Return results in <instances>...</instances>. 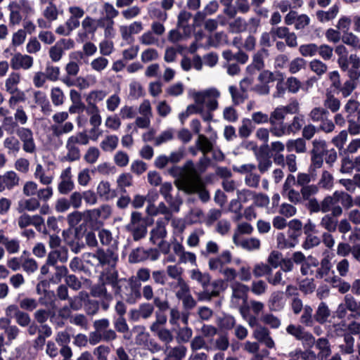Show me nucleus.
<instances>
[{
    "label": "nucleus",
    "mask_w": 360,
    "mask_h": 360,
    "mask_svg": "<svg viewBox=\"0 0 360 360\" xmlns=\"http://www.w3.org/2000/svg\"><path fill=\"white\" fill-rule=\"evenodd\" d=\"M309 67L310 70L319 77L326 74L328 70L327 65L319 59H314L309 62Z\"/></svg>",
    "instance_id": "nucleus-58"
},
{
    "label": "nucleus",
    "mask_w": 360,
    "mask_h": 360,
    "mask_svg": "<svg viewBox=\"0 0 360 360\" xmlns=\"http://www.w3.org/2000/svg\"><path fill=\"white\" fill-rule=\"evenodd\" d=\"M341 215L325 214L321 219L319 225L326 232H335L338 228V217Z\"/></svg>",
    "instance_id": "nucleus-36"
},
{
    "label": "nucleus",
    "mask_w": 360,
    "mask_h": 360,
    "mask_svg": "<svg viewBox=\"0 0 360 360\" xmlns=\"http://www.w3.org/2000/svg\"><path fill=\"white\" fill-rule=\"evenodd\" d=\"M20 81V75L18 72H13L11 73L5 82V87L7 92L11 94H14L18 91V85Z\"/></svg>",
    "instance_id": "nucleus-51"
},
{
    "label": "nucleus",
    "mask_w": 360,
    "mask_h": 360,
    "mask_svg": "<svg viewBox=\"0 0 360 360\" xmlns=\"http://www.w3.org/2000/svg\"><path fill=\"white\" fill-rule=\"evenodd\" d=\"M232 289L231 303L234 307L239 306L240 303L247 304L249 287L240 282H234L231 284Z\"/></svg>",
    "instance_id": "nucleus-18"
},
{
    "label": "nucleus",
    "mask_w": 360,
    "mask_h": 360,
    "mask_svg": "<svg viewBox=\"0 0 360 360\" xmlns=\"http://www.w3.org/2000/svg\"><path fill=\"white\" fill-rule=\"evenodd\" d=\"M75 41L72 39H59L49 50V56L53 62H58L63 57L65 50L73 49Z\"/></svg>",
    "instance_id": "nucleus-15"
},
{
    "label": "nucleus",
    "mask_w": 360,
    "mask_h": 360,
    "mask_svg": "<svg viewBox=\"0 0 360 360\" xmlns=\"http://www.w3.org/2000/svg\"><path fill=\"white\" fill-rule=\"evenodd\" d=\"M23 8L27 13L33 11L32 7L28 0H20L11 1L8 5L9 11V25L15 26L19 25L22 20L20 10Z\"/></svg>",
    "instance_id": "nucleus-12"
},
{
    "label": "nucleus",
    "mask_w": 360,
    "mask_h": 360,
    "mask_svg": "<svg viewBox=\"0 0 360 360\" xmlns=\"http://www.w3.org/2000/svg\"><path fill=\"white\" fill-rule=\"evenodd\" d=\"M34 63V59L32 56L21 53H15L10 60V65L13 70L20 69L27 70L30 69Z\"/></svg>",
    "instance_id": "nucleus-24"
},
{
    "label": "nucleus",
    "mask_w": 360,
    "mask_h": 360,
    "mask_svg": "<svg viewBox=\"0 0 360 360\" xmlns=\"http://www.w3.org/2000/svg\"><path fill=\"white\" fill-rule=\"evenodd\" d=\"M191 278L202 288V291L195 293L198 301H211L212 298L219 296L225 289L223 280L218 279L211 283L210 275L199 269L191 271Z\"/></svg>",
    "instance_id": "nucleus-4"
},
{
    "label": "nucleus",
    "mask_w": 360,
    "mask_h": 360,
    "mask_svg": "<svg viewBox=\"0 0 360 360\" xmlns=\"http://www.w3.org/2000/svg\"><path fill=\"white\" fill-rule=\"evenodd\" d=\"M311 154H316L321 156H324L328 150L327 143L325 140L321 139H315L312 141Z\"/></svg>",
    "instance_id": "nucleus-60"
},
{
    "label": "nucleus",
    "mask_w": 360,
    "mask_h": 360,
    "mask_svg": "<svg viewBox=\"0 0 360 360\" xmlns=\"http://www.w3.org/2000/svg\"><path fill=\"white\" fill-rule=\"evenodd\" d=\"M43 6L42 15L49 22L58 20L59 16V9L53 0H46L45 3H40Z\"/></svg>",
    "instance_id": "nucleus-30"
},
{
    "label": "nucleus",
    "mask_w": 360,
    "mask_h": 360,
    "mask_svg": "<svg viewBox=\"0 0 360 360\" xmlns=\"http://www.w3.org/2000/svg\"><path fill=\"white\" fill-rule=\"evenodd\" d=\"M118 142L119 138L117 136L107 135L101 142L100 147L104 152H112L117 148Z\"/></svg>",
    "instance_id": "nucleus-50"
},
{
    "label": "nucleus",
    "mask_w": 360,
    "mask_h": 360,
    "mask_svg": "<svg viewBox=\"0 0 360 360\" xmlns=\"http://www.w3.org/2000/svg\"><path fill=\"white\" fill-rule=\"evenodd\" d=\"M16 135L18 140L22 144V150L30 154H34L37 152V144L34 138L33 131L25 127H18L16 129Z\"/></svg>",
    "instance_id": "nucleus-14"
},
{
    "label": "nucleus",
    "mask_w": 360,
    "mask_h": 360,
    "mask_svg": "<svg viewBox=\"0 0 360 360\" xmlns=\"http://www.w3.org/2000/svg\"><path fill=\"white\" fill-rule=\"evenodd\" d=\"M102 20L94 18L90 15L84 16L80 25L85 35H94L98 27H102Z\"/></svg>",
    "instance_id": "nucleus-29"
},
{
    "label": "nucleus",
    "mask_w": 360,
    "mask_h": 360,
    "mask_svg": "<svg viewBox=\"0 0 360 360\" xmlns=\"http://www.w3.org/2000/svg\"><path fill=\"white\" fill-rule=\"evenodd\" d=\"M168 221H163L162 219H158L155 222L154 227L150 231V242L153 245L158 241L164 240L167 236L166 226Z\"/></svg>",
    "instance_id": "nucleus-26"
},
{
    "label": "nucleus",
    "mask_w": 360,
    "mask_h": 360,
    "mask_svg": "<svg viewBox=\"0 0 360 360\" xmlns=\"http://www.w3.org/2000/svg\"><path fill=\"white\" fill-rule=\"evenodd\" d=\"M347 131L351 135L360 134V110L354 115L347 116Z\"/></svg>",
    "instance_id": "nucleus-48"
},
{
    "label": "nucleus",
    "mask_w": 360,
    "mask_h": 360,
    "mask_svg": "<svg viewBox=\"0 0 360 360\" xmlns=\"http://www.w3.org/2000/svg\"><path fill=\"white\" fill-rule=\"evenodd\" d=\"M187 348L183 345H179L174 347H167L166 355L169 357H173L179 359H183L186 354Z\"/></svg>",
    "instance_id": "nucleus-56"
},
{
    "label": "nucleus",
    "mask_w": 360,
    "mask_h": 360,
    "mask_svg": "<svg viewBox=\"0 0 360 360\" xmlns=\"http://www.w3.org/2000/svg\"><path fill=\"white\" fill-rule=\"evenodd\" d=\"M286 332L297 340L302 341L304 345L311 347L315 345L316 348L319 350L316 354L319 360H326L330 356V345L327 338H320L316 340L312 333L305 330L304 327L300 325H288L286 328Z\"/></svg>",
    "instance_id": "nucleus-3"
},
{
    "label": "nucleus",
    "mask_w": 360,
    "mask_h": 360,
    "mask_svg": "<svg viewBox=\"0 0 360 360\" xmlns=\"http://www.w3.org/2000/svg\"><path fill=\"white\" fill-rule=\"evenodd\" d=\"M303 312L300 317V326H304L306 327H312L316 322L314 318L313 309L311 306L305 305L304 307Z\"/></svg>",
    "instance_id": "nucleus-52"
},
{
    "label": "nucleus",
    "mask_w": 360,
    "mask_h": 360,
    "mask_svg": "<svg viewBox=\"0 0 360 360\" xmlns=\"http://www.w3.org/2000/svg\"><path fill=\"white\" fill-rule=\"evenodd\" d=\"M89 293L86 291H80L77 295L69 299L70 308L74 311L82 309L83 302L89 299Z\"/></svg>",
    "instance_id": "nucleus-49"
},
{
    "label": "nucleus",
    "mask_w": 360,
    "mask_h": 360,
    "mask_svg": "<svg viewBox=\"0 0 360 360\" xmlns=\"http://www.w3.org/2000/svg\"><path fill=\"white\" fill-rule=\"evenodd\" d=\"M269 148V144H263L259 147V150L255 153L257 162V168L261 174L267 172L272 166L273 162L271 155L265 149Z\"/></svg>",
    "instance_id": "nucleus-21"
},
{
    "label": "nucleus",
    "mask_w": 360,
    "mask_h": 360,
    "mask_svg": "<svg viewBox=\"0 0 360 360\" xmlns=\"http://www.w3.org/2000/svg\"><path fill=\"white\" fill-rule=\"evenodd\" d=\"M50 98L54 106H60L64 104L65 96L63 91L58 86L53 87L50 91Z\"/></svg>",
    "instance_id": "nucleus-55"
},
{
    "label": "nucleus",
    "mask_w": 360,
    "mask_h": 360,
    "mask_svg": "<svg viewBox=\"0 0 360 360\" xmlns=\"http://www.w3.org/2000/svg\"><path fill=\"white\" fill-rule=\"evenodd\" d=\"M89 257L96 259L98 261V265L103 267L108 266L101 271L98 283L94 285L90 290V294L92 297L98 298L101 308L107 310L110 302L113 300L112 292L105 288V277L110 272L118 271L116 269V265L118 261V255L115 251L111 248L106 250L103 248H98L94 253H89Z\"/></svg>",
    "instance_id": "nucleus-2"
},
{
    "label": "nucleus",
    "mask_w": 360,
    "mask_h": 360,
    "mask_svg": "<svg viewBox=\"0 0 360 360\" xmlns=\"http://www.w3.org/2000/svg\"><path fill=\"white\" fill-rule=\"evenodd\" d=\"M304 124L303 115H296L293 117L290 123L287 124V129L288 135L290 134H296L300 131Z\"/></svg>",
    "instance_id": "nucleus-59"
},
{
    "label": "nucleus",
    "mask_w": 360,
    "mask_h": 360,
    "mask_svg": "<svg viewBox=\"0 0 360 360\" xmlns=\"http://www.w3.org/2000/svg\"><path fill=\"white\" fill-rule=\"evenodd\" d=\"M107 96L106 91L103 90H94L91 91L86 98L87 106H90L91 103L96 105V102L102 101Z\"/></svg>",
    "instance_id": "nucleus-62"
},
{
    "label": "nucleus",
    "mask_w": 360,
    "mask_h": 360,
    "mask_svg": "<svg viewBox=\"0 0 360 360\" xmlns=\"http://www.w3.org/2000/svg\"><path fill=\"white\" fill-rule=\"evenodd\" d=\"M347 76L349 79L345 81L343 84H341L340 88L338 89L344 98H347L352 94L353 91L357 87L359 80V77H356V75Z\"/></svg>",
    "instance_id": "nucleus-37"
},
{
    "label": "nucleus",
    "mask_w": 360,
    "mask_h": 360,
    "mask_svg": "<svg viewBox=\"0 0 360 360\" xmlns=\"http://www.w3.org/2000/svg\"><path fill=\"white\" fill-rule=\"evenodd\" d=\"M87 214H89L90 220L93 223L100 219H107L109 218L112 214V208L108 205H103L98 208L89 210Z\"/></svg>",
    "instance_id": "nucleus-34"
},
{
    "label": "nucleus",
    "mask_w": 360,
    "mask_h": 360,
    "mask_svg": "<svg viewBox=\"0 0 360 360\" xmlns=\"http://www.w3.org/2000/svg\"><path fill=\"white\" fill-rule=\"evenodd\" d=\"M256 165L254 164H245L240 167H234L233 170L239 174H245V184L247 186L257 188L259 186L260 175L255 172Z\"/></svg>",
    "instance_id": "nucleus-13"
},
{
    "label": "nucleus",
    "mask_w": 360,
    "mask_h": 360,
    "mask_svg": "<svg viewBox=\"0 0 360 360\" xmlns=\"http://www.w3.org/2000/svg\"><path fill=\"white\" fill-rule=\"evenodd\" d=\"M292 356H298L302 360H319V356L314 351L310 348L306 349H296L295 351L291 352Z\"/></svg>",
    "instance_id": "nucleus-63"
},
{
    "label": "nucleus",
    "mask_w": 360,
    "mask_h": 360,
    "mask_svg": "<svg viewBox=\"0 0 360 360\" xmlns=\"http://www.w3.org/2000/svg\"><path fill=\"white\" fill-rule=\"evenodd\" d=\"M323 105L326 109L330 110L332 112H338L340 108V101L335 97L331 93L326 94V98L323 101Z\"/></svg>",
    "instance_id": "nucleus-54"
},
{
    "label": "nucleus",
    "mask_w": 360,
    "mask_h": 360,
    "mask_svg": "<svg viewBox=\"0 0 360 360\" xmlns=\"http://www.w3.org/2000/svg\"><path fill=\"white\" fill-rule=\"evenodd\" d=\"M86 112L89 116V123L92 126L91 132H95L98 129L102 122L100 110L96 105L91 103L90 106H86Z\"/></svg>",
    "instance_id": "nucleus-31"
},
{
    "label": "nucleus",
    "mask_w": 360,
    "mask_h": 360,
    "mask_svg": "<svg viewBox=\"0 0 360 360\" xmlns=\"http://www.w3.org/2000/svg\"><path fill=\"white\" fill-rule=\"evenodd\" d=\"M90 138L85 132H79L70 136L65 144V154L61 158L62 162H72L80 160L82 153L79 145H88Z\"/></svg>",
    "instance_id": "nucleus-6"
},
{
    "label": "nucleus",
    "mask_w": 360,
    "mask_h": 360,
    "mask_svg": "<svg viewBox=\"0 0 360 360\" xmlns=\"http://www.w3.org/2000/svg\"><path fill=\"white\" fill-rule=\"evenodd\" d=\"M168 173L175 178L174 184L180 191V186L189 184L191 179L197 174L195 165L193 160H187L182 167L173 166L168 170Z\"/></svg>",
    "instance_id": "nucleus-8"
},
{
    "label": "nucleus",
    "mask_w": 360,
    "mask_h": 360,
    "mask_svg": "<svg viewBox=\"0 0 360 360\" xmlns=\"http://www.w3.org/2000/svg\"><path fill=\"white\" fill-rule=\"evenodd\" d=\"M284 118L274 111L271 112V120L269 122L270 127L269 129L272 136L276 138H281L288 135L287 123L284 122Z\"/></svg>",
    "instance_id": "nucleus-17"
},
{
    "label": "nucleus",
    "mask_w": 360,
    "mask_h": 360,
    "mask_svg": "<svg viewBox=\"0 0 360 360\" xmlns=\"http://www.w3.org/2000/svg\"><path fill=\"white\" fill-rule=\"evenodd\" d=\"M252 336L259 342L264 344L269 349L275 347V343L270 335L269 330L264 326H259L255 328Z\"/></svg>",
    "instance_id": "nucleus-27"
},
{
    "label": "nucleus",
    "mask_w": 360,
    "mask_h": 360,
    "mask_svg": "<svg viewBox=\"0 0 360 360\" xmlns=\"http://www.w3.org/2000/svg\"><path fill=\"white\" fill-rule=\"evenodd\" d=\"M40 207V202L37 198H30L18 202V210L19 212L24 211L34 212Z\"/></svg>",
    "instance_id": "nucleus-42"
},
{
    "label": "nucleus",
    "mask_w": 360,
    "mask_h": 360,
    "mask_svg": "<svg viewBox=\"0 0 360 360\" xmlns=\"http://www.w3.org/2000/svg\"><path fill=\"white\" fill-rule=\"evenodd\" d=\"M318 187L322 188L323 189L330 190L333 186V175L328 171H323L320 179L319 180V183L317 184Z\"/></svg>",
    "instance_id": "nucleus-61"
},
{
    "label": "nucleus",
    "mask_w": 360,
    "mask_h": 360,
    "mask_svg": "<svg viewBox=\"0 0 360 360\" xmlns=\"http://www.w3.org/2000/svg\"><path fill=\"white\" fill-rule=\"evenodd\" d=\"M11 321L8 318L0 319V329L4 331V334L9 342L17 338L20 330L15 325L11 324Z\"/></svg>",
    "instance_id": "nucleus-32"
},
{
    "label": "nucleus",
    "mask_w": 360,
    "mask_h": 360,
    "mask_svg": "<svg viewBox=\"0 0 360 360\" xmlns=\"http://www.w3.org/2000/svg\"><path fill=\"white\" fill-rule=\"evenodd\" d=\"M180 187V191H184L186 194L198 193L199 198L203 202H207L210 199V193L205 187V183L202 176L198 173L191 179L189 184H184Z\"/></svg>",
    "instance_id": "nucleus-9"
},
{
    "label": "nucleus",
    "mask_w": 360,
    "mask_h": 360,
    "mask_svg": "<svg viewBox=\"0 0 360 360\" xmlns=\"http://www.w3.org/2000/svg\"><path fill=\"white\" fill-rule=\"evenodd\" d=\"M98 236L103 246L117 247V241L112 237V233L109 230L105 229L98 230Z\"/></svg>",
    "instance_id": "nucleus-47"
},
{
    "label": "nucleus",
    "mask_w": 360,
    "mask_h": 360,
    "mask_svg": "<svg viewBox=\"0 0 360 360\" xmlns=\"http://www.w3.org/2000/svg\"><path fill=\"white\" fill-rule=\"evenodd\" d=\"M103 10L105 12V16L99 19L103 21L102 28L104 29V36L105 38H112L115 35L114 18L118 16L119 11L108 2L103 4Z\"/></svg>",
    "instance_id": "nucleus-11"
},
{
    "label": "nucleus",
    "mask_w": 360,
    "mask_h": 360,
    "mask_svg": "<svg viewBox=\"0 0 360 360\" xmlns=\"http://www.w3.org/2000/svg\"><path fill=\"white\" fill-rule=\"evenodd\" d=\"M20 178L14 171H7L0 174V193L11 191L20 185Z\"/></svg>",
    "instance_id": "nucleus-19"
},
{
    "label": "nucleus",
    "mask_w": 360,
    "mask_h": 360,
    "mask_svg": "<svg viewBox=\"0 0 360 360\" xmlns=\"http://www.w3.org/2000/svg\"><path fill=\"white\" fill-rule=\"evenodd\" d=\"M300 104L296 100H292L287 105L276 108L273 111L285 119L287 114H295L299 112Z\"/></svg>",
    "instance_id": "nucleus-43"
},
{
    "label": "nucleus",
    "mask_w": 360,
    "mask_h": 360,
    "mask_svg": "<svg viewBox=\"0 0 360 360\" xmlns=\"http://www.w3.org/2000/svg\"><path fill=\"white\" fill-rule=\"evenodd\" d=\"M296 181L297 186L300 187L298 191L300 195L307 194L309 193H314L319 191V187L316 184H310L312 181V176L309 173L300 172L297 174Z\"/></svg>",
    "instance_id": "nucleus-20"
},
{
    "label": "nucleus",
    "mask_w": 360,
    "mask_h": 360,
    "mask_svg": "<svg viewBox=\"0 0 360 360\" xmlns=\"http://www.w3.org/2000/svg\"><path fill=\"white\" fill-rule=\"evenodd\" d=\"M128 231L132 235L133 239L135 241H138L146 236L147 226L146 224H140L132 226H126Z\"/></svg>",
    "instance_id": "nucleus-57"
},
{
    "label": "nucleus",
    "mask_w": 360,
    "mask_h": 360,
    "mask_svg": "<svg viewBox=\"0 0 360 360\" xmlns=\"http://www.w3.org/2000/svg\"><path fill=\"white\" fill-rule=\"evenodd\" d=\"M330 316L331 310L328 304L324 302H320L314 314L316 322L320 325H323L328 322V319Z\"/></svg>",
    "instance_id": "nucleus-33"
},
{
    "label": "nucleus",
    "mask_w": 360,
    "mask_h": 360,
    "mask_svg": "<svg viewBox=\"0 0 360 360\" xmlns=\"http://www.w3.org/2000/svg\"><path fill=\"white\" fill-rule=\"evenodd\" d=\"M89 210L84 211V212H79V211H74L71 213H70L67 216V221L68 225L70 227H75L77 226L82 220H84L86 223H91V221L90 220V217L89 216Z\"/></svg>",
    "instance_id": "nucleus-39"
},
{
    "label": "nucleus",
    "mask_w": 360,
    "mask_h": 360,
    "mask_svg": "<svg viewBox=\"0 0 360 360\" xmlns=\"http://www.w3.org/2000/svg\"><path fill=\"white\" fill-rule=\"evenodd\" d=\"M285 146L288 152L304 153L307 151L306 141L302 138L290 139L286 142Z\"/></svg>",
    "instance_id": "nucleus-45"
},
{
    "label": "nucleus",
    "mask_w": 360,
    "mask_h": 360,
    "mask_svg": "<svg viewBox=\"0 0 360 360\" xmlns=\"http://www.w3.org/2000/svg\"><path fill=\"white\" fill-rule=\"evenodd\" d=\"M220 96V92L215 88H210L195 94V101L198 105L205 104L209 111H214L218 108L217 99Z\"/></svg>",
    "instance_id": "nucleus-10"
},
{
    "label": "nucleus",
    "mask_w": 360,
    "mask_h": 360,
    "mask_svg": "<svg viewBox=\"0 0 360 360\" xmlns=\"http://www.w3.org/2000/svg\"><path fill=\"white\" fill-rule=\"evenodd\" d=\"M295 185H297L295 176L292 174H288L283 185L282 193L287 195L288 200L292 203H294L300 195L298 191L293 188Z\"/></svg>",
    "instance_id": "nucleus-28"
},
{
    "label": "nucleus",
    "mask_w": 360,
    "mask_h": 360,
    "mask_svg": "<svg viewBox=\"0 0 360 360\" xmlns=\"http://www.w3.org/2000/svg\"><path fill=\"white\" fill-rule=\"evenodd\" d=\"M332 264L328 257H324L321 260L320 266L316 269L315 277L317 279L326 280L331 271Z\"/></svg>",
    "instance_id": "nucleus-46"
},
{
    "label": "nucleus",
    "mask_w": 360,
    "mask_h": 360,
    "mask_svg": "<svg viewBox=\"0 0 360 360\" xmlns=\"http://www.w3.org/2000/svg\"><path fill=\"white\" fill-rule=\"evenodd\" d=\"M248 24L245 18L237 17L229 22L228 32L232 34H240L247 31Z\"/></svg>",
    "instance_id": "nucleus-40"
},
{
    "label": "nucleus",
    "mask_w": 360,
    "mask_h": 360,
    "mask_svg": "<svg viewBox=\"0 0 360 360\" xmlns=\"http://www.w3.org/2000/svg\"><path fill=\"white\" fill-rule=\"evenodd\" d=\"M274 40L276 39H284L285 44L290 48L298 46L297 37L294 32H290L286 26L272 27Z\"/></svg>",
    "instance_id": "nucleus-16"
},
{
    "label": "nucleus",
    "mask_w": 360,
    "mask_h": 360,
    "mask_svg": "<svg viewBox=\"0 0 360 360\" xmlns=\"http://www.w3.org/2000/svg\"><path fill=\"white\" fill-rule=\"evenodd\" d=\"M104 279L105 289H108V286H111L115 294L128 304H134L143 297L148 302L153 300L158 310L167 311L169 309V301L167 299H161L158 295L160 292L164 293L163 288L155 292L151 284H146L141 288L135 278H119L118 271H114L108 274Z\"/></svg>",
    "instance_id": "nucleus-1"
},
{
    "label": "nucleus",
    "mask_w": 360,
    "mask_h": 360,
    "mask_svg": "<svg viewBox=\"0 0 360 360\" xmlns=\"http://www.w3.org/2000/svg\"><path fill=\"white\" fill-rule=\"evenodd\" d=\"M349 65L348 75H356V77H360V58L356 54L349 56Z\"/></svg>",
    "instance_id": "nucleus-64"
},
{
    "label": "nucleus",
    "mask_w": 360,
    "mask_h": 360,
    "mask_svg": "<svg viewBox=\"0 0 360 360\" xmlns=\"http://www.w3.org/2000/svg\"><path fill=\"white\" fill-rule=\"evenodd\" d=\"M233 241L236 245L240 246L249 251L259 250L261 245L260 240L256 238L240 240L238 238L237 234H233Z\"/></svg>",
    "instance_id": "nucleus-35"
},
{
    "label": "nucleus",
    "mask_w": 360,
    "mask_h": 360,
    "mask_svg": "<svg viewBox=\"0 0 360 360\" xmlns=\"http://www.w3.org/2000/svg\"><path fill=\"white\" fill-rule=\"evenodd\" d=\"M195 147L202 155H207L214 148L213 143L205 135L199 134L195 141Z\"/></svg>",
    "instance_id": "nucleus-44"
},
{
    "label": "nucleus",
    "mask_w": 360,
    "mask_h": 360,
    "mask_svg": "<svg viewBox=\"0 0 360 360\" xmlns=\"http://www.w3.org/2000/svg\"><path fill=\"white\" fill-rule=\"evenodd\" d=\"M283 292L280 291L274 292L271 294L269 300V308L270 311H278L281 310L283 307Z\"/></svg>",
    "instance_id": "nucleus-53"
},
{
    "label": "nucleus",
    "mask_w": 360,
    "mask_h": 360,
    "mask_svg": "<svg viewBox=\"0 0 360 360\" xmlns=\"http://www.w3.org/2000/svg\"><path fill=\"white\" fill-rule=\"evenodd\" d=\"M68 18L65 24L60 25L56 29V33L58 35L65 37L70 35L73 30L79 27L81 20H83L85 16L84 9L76 5L70 6L68 8Z\"/></svg>",
    "instance_id": "nucleus-7"
},
{
    "label": "nucleus",
    "mask_w": 360,
    "mask_h": 360,
    "mask_svg": "<svg viewBox=\"0 0 360 360\" xmlns=\"http://www.w3.org/2000/svg\"><path fill=\"white\" fill-rule=\"evenodd\" d=\"M343 302H345L346 307L351 312L350 316L354 319L360 317V301H358L353 295L347 294L344 297Z\"/></svg>",
    "instance_id": "nucleus-38"
},
{
    "label": "nucleus",
    "mask_w": 360,
    "mask_h": 360,
    "mask_svg": "<svg viewBox=\"0 0 360 360\" xmlns=\"http://www.w3.org/2000/svg\"><path fill=\"white\" fill-rule=\"evenodd\" d=\"M232 261V255L229 250L223 251L217 257L210 258L208 266L211 271H222L224 266L231 263Z\"/></svg>",
    "instance_id": "nucleus-25"
},
{
    "label": "nucleus",
    "mask_w": 360,
    "mask_h": 360,
    "mask_svg": "<svg viewBox=\"0 0 360 360\" xmlns=\"http://www.w3.org/2000/svg\"><path fill=\"white\" fill-rule=\"evenodd\" d=\"M318 193L319 191L311 193H309L305 194L304 196V194L300 195L293 204H302L303 202H307L306 207L311 213L322 212L321 201L319 202L315 197H314Z\"/></svg>",
    "instance_id": "nucleus-22"
},
{
    "label": "nucleus",
    "mask_w": 360,
    "mask_h": 360,
    "mask_svg": "<svg viewBox=\"0 0 360 360\" xmlns=\"http://www.w3.org/2000/svg\"><path fill=\"white\" fill-rule=\"evenodd\" d=\"M75 188L72 180L71 167H68L62 171L60 175V182L58 184V191L61 195H68Z\"/></svg>",
    "instance_id": "nucleus-23"
},
{
    "label": "nucleus",
    "mask_w": 360,
    "mask_h": 360,
    "mask_svg": "<svg viewBox=\"0 0 360 360\" xmlns=\"http://www.w3.org/2000/svg\"><path fill=\"white\" fill-rule=\"evenodd\" d=\"M340 11L339 6L335 4L328 11L319 10L316 12V16L320 22H326L330 21L336 18Z\"/></svg>",
    "instance_id": "nucleus-41"
},
{
    "label": "nucleus",
    "mask_w": 360,
    "mask_h": 360,
    "mask_svg": "<svg viewBox=\"0 0 360 360\" xmlns=\"http://www.w3.org/2000/svg\"><path fill=\"white\" fill-rule=\"evenodd\" d=\"M353 206L351 195L344 191H335L332 195L325 196L321 200L322 213L342 215L343 208L349 209Z\"/></svg>",
    "instance_id": "nucleus-5"
}]
</instances>
